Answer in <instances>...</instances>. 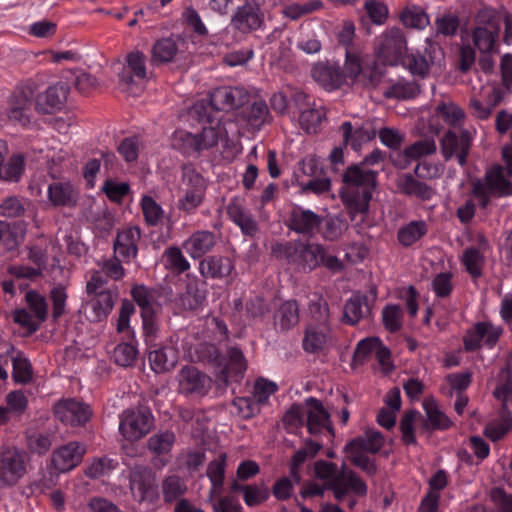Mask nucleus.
I'll list each match as a JSON object with an SVG mask.
<instances>
[{"label": "nucleus", "instance_id": "obj_40", "mask_svg": "<svg viewBox=\"0 0 512 512\" xmlns=\"http://www.w3.org/2000/svg\"><path fill=\"white\" fill-rule=\"evenodd\" d=\"M270 116L268 106L265 101H254L250 106L242 111L243 120L253 129H259Z\"/></svg>", "mask_w": 512, "mask_h": 512}, {"label": "nucleus", "instance_id": "obj_31", "mask_svg": "<svg viewBox=\"0 0 512 512\" xmlns=\"http://www.w3.org/2000/svg\"><path fill=\"white\" fill-rule=\"evenodd\" d=\"M216 244L215 234L211 231H197L184 243V248L192 258H200Z\"/></svg>", "mask_w": 512, "mask_h": 512}, {"label": "nucleus", "instance_id": "obj_21", "mask_svg": "<svg viewBox=\"0 0 512 512\" xmlns=\"http://www.w3.org/2000/svg\"><path fill=\"white\" fill-rule=\"evenodd\" d=\"M312 78L325 90L333 91L345 83V74L337 64L317 63L311 70Z\"/></svg>", "mask_w": 512, "mask_h": 512}, {"label": "nucleus", "instance_id": "obj_1", "mask_svg": "<svg viewBox=\"0 0 512 512\" xmlns=\"http://www.w3.org/2000/svg\"><path fill=\"white\" fill-rule=\"evenodd\" d=\"M342 181L340 197L351 217L366 213L372 193L377 187V172L353 164L344 171Z\"/></svg>", "mask_w": 512, "mask_h": 512}, {"label": "nucleus", "instance_id": "obj_43", "mask_svg": "<svg viewBox=\"0 0 512 512\" xmlns=\"http://www.w3.org/2000/svg\"><path fill=\"white\" fill-rule=\"evenodd\" d=\"M206 295L205 283L199 285L197 282H189L181 297L182 305L185 309L196 310L203 305Z\"/></svg>", "mask_w": 512, "mask_h": 512}, {"label": "nucleus", "instance_id": "obj_17", "mask_svg": "<svg viewBox=\"0 0 512 512\" xmlns=\"http://www.w3.org/2000/svg\"><path fill=\"white\" fill-rule=\"evenodd\" d=\"M502 334V328L488 322H479L468 331L464 337V347L467 351H475L484 341L488 346H493Z\"/></svg>", "mask_w": 512, "mask_h": 512}, {"label": "nucleus", "instance_id": "obj_30", "mask_svg": "<svg viewBox=\"0 0 512 512\" xmlns=\"http://www.w3.org/2000/svg\"><path fill=\"white\" fill-rule=\"evenodd\" d=\"M48 198L55 207H73L78 193L68 182H53L48 186Z\"/></svg>", "mask_w": 512, "mask_h": 512}, {"label": "nucleus", "instance_id": "obj_57", "mask_svg": "<svg viewBox=\"0 0 512 512\" xmlns=\"http://www.w3.org/2000/svg\"><path fill=\"white\" fill-rule=\"evenodd\" d=\"M25 300L29 309L34 313L36 319L41 324L47 319L48 306L44 296L36 291H28Z\"/></svg>", "mask_w": 512, "mask_h": 512}, {"label": "nucleus", "instance_id": "obj_49", "mask_svg": "<svg viewBox=\"0 0 512 512\" xmlns=\"http://www.w3.org/2000/svg\"><path fill=\"white\" fill-rule=\"evenodd\" d=\"M308 310L313 320L312 323L322 325L323 329H325V326H330L329 306L321 296H316L315 299L310 301Z\"/></svg>", "mask_w": 512, "mask_h": 512}, {"label": "nucleus", "instance_id": "obj_38", "mask_svg": "<svg viewBox=\"0 0 512 512\" xmlns=\"http://www.w3.org/2000/svg\"><path fill=\"white\" fill-rule=\"evenodd\" d=\"M504 97L499 91L497 86H494L491 93L487 96V104H483L477 98H471L469 107L472 115L480 120L488 119L491 116L493 109L498 106Z\"/></svg>", "mask_w": 512, "mask_h": 512}, {"label": "nucleus", "instance_id": "obj_25", "mask_svg": "<svg viewBox=\"0 0 512 512\" xmlns=\"http://www.w3.org/2000/svg\"><path fill=\"white\" fill-rule=\"evenodd\" d=\"M233 269L231 259L225 256H208L199 263V272L204 278L222 279L230 275Z\"/></svg>", "mask_w": 512, "mask_h": 512}, {"label": "nucleus", "instance_id": "obj_33", "mask_svg": "<svg viewBox=\"0 0 512 512\" xmlns=\"http://www.w3.org/2000/svg\"><path fill=\"white\" fill-rule=\"evenodd\" d=\"M399 20L409 29L423 30L430 25L426 10L416 4H407L399 13Z\"/></svg>", "mask_w": 512, "mask_h": 512}, {"label": "nucleus", "instance_id": "obj_55", "mask_svg": "<svg viewBox=\"0 0 512 512\" xmlns=\"http://www.w3.org/2000/svg\"><path fill=\"white\" fill-rule=\"evenodd\" d=\"M125 62L124 68L133 73L137 79L145 80L147 78L146 56L143 52L135 50L128 53Z\"/></svg>", "mask_w": 512, "mask_h": 512}, {"label": "nucleus", "instance_id": "obj_7", "mask_svg": "<svg viewBox=\"0 0 512 512\" xmlns=\"http://www.w3.org/2000/svg\"><path fill=\"white\" fill-rule=\"evenodd\" d=\"M218 143V132L214 127H204L198 134L176 131L172 136L171 145L183 153L200 152L212 148Z\"/></svg>", "mask_w": 512, "mask_h": 512}, {"label": "nucleus", "instance_id": "obj_16", "mask_svg": "<svg viewBox=\"0 0 512 512\" xmlns=\"http://www.w3.org/2000/svg\"><path fill=\"white\" fill-rule=\"evenodd\" d=\"M223 358L217 380L225 386H228L231 382H239L247 370V361L243 352L237 347H229L226 356Z\"/></svg>", "mask_w": 512, "mask_h": 512}, {"label": "nucleus", "instance_id": "obj_23", "mask_svg": "<svg viewBox=\"0 0 512 512\" xmlns=\"http://www.w3.org/2000/svg\"><path fill=\"white\" fill-rule=\"evenodd\" d=\"M140 238L141 230L138 227H130L119 232L114 241L115 252L124 261L135 258L137 256Z\"/></svg>", "mask_w": 512, "mask_h": 512}, {"label": "nucleus", "instance_id": "obj_61", "mask_svg": "<svg viewBox=\"0 0 512 512\" xmlns=\"http://www.w3.org/2000/svg\"><path fill=\"white\" fill-rule=\"evenodd\" d=\"M174 443V434L166 431L153 435L147 441V447L155 454L168 453Z\"/></svg>", "mask_w": 512, "mask_h": 512}, {"label": "nucleus", "instance_id": "obj_12", "mask_svg": "<svg viewBox=\"0 0 512 512\" xmlns=\"http://www.w3.org/2000/svg\"><path fill=\"white\" fill-rule=\"evenodd\" d=\"M178 392L183 395L204 396L211 387V378L194 366L186 365L176 377Z\"/></svg>", "mask_w": 512, "mask_h": 512}, {"label": "nucleus", "instance_id": "obj_15", "mask_svg": "<svg viewBox=\"0 0 512 512\" xmlns=\"http://www.w3.org/2000/svg\"><path fill=\"white\" fill-rule=\"evenodd\" d=\"M250 94L240 87H219L210 94V105L214 110L229 112L249 102Z\"/></svg>", "mask_w": 512, "mask_h": 512}, {"label": "nucleus", "instance_id": "obj_14", "mask_svg": "<svg viewBox=\"0 0 512 512\" xmlns=\"http://www.w3.org/2000/svg\"><path fill=\"white\" fill-rule=\"evenodd\" d=\"M152 423L153 417L149 411H128L121 419L119 429L127 440L136 441L150 431Z\"/></svg>", "mask_w": 512, "mask_h": 512}, {"label": "nucleus", "instance_id": "obj_34", "mask_svg": "<svg viewBox=\"0 0 512 512\" xmlns=\"http://www.w3.org/2000/svg\"><path fill=\"white\" fill-rule=\"evenodd\" d=\"M329 332L330 326L323 329L322 325L309 323L304 332L303 349L309 353H319L326 344Z\"/></svg>", "mask_w": 512, "mask_h": 512}, {"label": "nucleus", "instance_id": "obj_26", "mask_svg": "<svg viewBox=\"0 0 512 512\" xmlns=\"http://www.w3.org/2000/svg\"><path fill=\"white\" fill-rule=\"evenodd\" d=\"M274 327L277 331L287 332L299 323L300 309L296 300H288L279 305L274 312Z\"/></svg>", "mask_w": 512, "mask_h": 512}, {"label": "nucleus", "instance_id": "obj_46", "mask_svg": "<svg viewBox=\"0 0 512 512\" xmlns=\"http://www.w3.org/2000/svg\"><path fill=\"white\" fill-rule=\"evenodd\" d=\"M427 232V227L423 221H412L398 231V240L403 246H411L422 238Z\"/></svg>", "mask_w": 512, "mask_h": 512}, {"label": "nucleus", "instance_id": "obj_36", "mask_svg": "<svg viewBox=\"0 0 512 512\" xmlns=\"http://www.w3.org/2000/svg\"><path fill=\"white\" fill-rule=\"evenodd\" d=\"M90 296L88 305L92 309V321L105 319L114 307L116 295L112 291H101Z\"/></svg>", "mask_w": 512, "mask_h": 512}, {"label": "nucleus", "instance_id": "obj_41", "mask_svg": "<svg viewBox=\"0 0 512 512\" xmlns=\"http://www.w3.org/2000/svg\"><path fill=\"white\" fill-rule=\"evenodd\" d=\"M499 32L484 26H475L472 38L474 45L480 53H492L496 50L495 44L499 37Z\"/></svg>", "mask_w": 512, "mask_h": 512}, {"label": "nucleus", "instance_id": "obj_59", "mask_svg": "<svg viewBox=\"0 0 512 512\" xmlns=\"http://www.w3.org/2000/svg\"><path fill=\"white\" fill-rule=\"evenodd\" d=\"M436 143L433 139H423L416 141L404 150V155L412 160L423 156L432 155L436 152Z\"/></svg>", "mask_w": 512, "mask_h": 512}, {"label": "nucleus", "instance_id": "obj_48", "mask_svg": "<svg viewBox=\"0 0 512 512\" xmlns=\"http://www.w3.org/2000/svg\"><path fill=\"white\" fill-rule=\"evenodd\" d=\"M111 357L117 365L131 367L137 361L138 350L130 343H120L114 348Z\"/></svg>", "mask_w": 512, "mask_h": 512}, {"label": "nucleus", "instance_id": "obj_58", "mask_svg": "<svg viewBox=\"0 0 512 512\" xmlns=\"http://www.w3.org/2000/svg\"><path fill=\"white\" fill-rule=\"evenodd\" d=\"M324 174V170L320 165L319 160L316 156H308L307 158L299 162V170L295 174L297 182L304 181V177L312 179L313 177Z\"/></svg>", "mask_w": 512, "mask_h": 512}, {"label": "nucleus", "instance_id": "obj_51", "mask_svg": "<svg viewBox=\"0 0 512 512\" xmlns=\"http://www.w3.org/2000/svg\"><path fill=\"white\" fill-rule=\"evenodd\" d=\"M24 164V157L22 155H13L5 165L1 166L0 179L18 182L24 172Z\"/></svg>", "mask_w": 512, "mask_h": 512}, {"label": "nucleus", "instance_id": "obj_63", "mask_svg": "<svg viewBox=\"0 0 512 512\" xmlns=\"http://www.w3.org/2000/svg\"><path fill=\"white\" fill-rule=\"evenodd\" d=\"M476 26H484L491 30L500 31V15L491 7L481 8L475 16Z\"/></svg>", "mask_w": 512, "mask_h": 512}, {"label": "nucleus", "instance_id": "obj_54", "mask_svg": "<svg viewBox=\"0 0 512 512\" xmlns=\"http://www.w3.org/2000/svg\"><path fill=\"white\" fill-rule=\"evenodd\" d=\"M381 343L376 337L361 340L354 351L353 362L362 365L370 357H375Z\"/></svg>", "mask_w": 512, "mask_h": 512}, {"label": "nucleus", "instance_id": "obj_3", "mask_svg": "<svg viewBox=\"0 0 512 512\" xmlns=\"http://www.w3.org/2000/svg\"><path fill=\"white\" fill-rule=\"evenodd\" d=\"M29 454L15 446L0 450V489L16 486L28 473Z\"/></svg>", "mask_w": 512, "mask_h": 512}, {"label": "nucleus", "instance_id": "obj_64", "mask_svg": "<svg viewBox=\"0 0 512 512\" xmlns=\"http://www.w3.org/2000/svg\"><path fill=\"white\" fill-rule=\"evenodd\" d=\"M501 87L497 86L502 96L505 97L512 88V54H504L500 61Z\"/></svg>", "mask_w": 512, "mask_h": 512}, {"label": "nucleus", "instance_id": "obj_53", "mask_svg": "<svg viewBox=\"0 0 512 512\" xmlns=\"http://www.w3.org/2000/svg\"><path fill=\"white\" fill-rule=\"evenodd\" d=\"M462 263L466 271L474 278L482 275V267L484 265V256L476 248H467L462 256Z\"/></svg>", "mask_w": 512, "mask_h": 512}, {"label": "nucleus", "instance_id": "obj_24", "mask_svg": "<svg viewBox=\"0 0 512 512\" xmlns=\"http://www.w3.org/2000/svg\"><path fill=\"white\" fill-rule=\"evenodd\" d=\"M227 214L241 229L243 234L249 237H253L257 234L259 229L257 221L238 199H233L227 205Z\"/></svg>", "mask_w": 512, "mask_h": 512}, {"label": "nucleus", "instance_id": "obj_60", "mask_svg": "<svg viewBox=\"0 0 512 512\" xmlns=\"http://www.w3.org/2000/svg\"><path fill=\"white\" fill-rule=\"evenodd\" d=\"M402 309L399 305H387L382 311V319L385 328L395 333L402 327Z\"/></svg>", "mask_w": 512, "mask_h": 512}, {"label": "nucleus", "instance_id": "obj_19", "mask_svg": "<svg viewBox=\"0 0 512 512\" xmlns=\"http://www.w3.org/2000/svg\"><path fill=\"white\" fill-rule=\"evenodd\" d=\"M373 299L370 302L364 294L356 293L347 300L343 309L342 322L349 325H356L360 320L371 314L372 303L376 299V288L372 289Z\"/></svg>", "mask_w": 512, "mask_h": 512}, {"label": "nucleus", "instance_id": "obj_35", "mask_svg": "<svg viewBox=\"0 0 512 512\" xmlns=\"http://www.w3.org/2000/svg\"><path fill=\"white\" fill-rule=\"evenodd\" d=\"M148 360L156 373H165L173 369L178 361L177 351L172 347H160L150 351Z\"/></svg>", "mask_w": 512, "mask_h": 512}, {"label": "nucleus", "instance_id": "obj_22", "mask_svg": "<svg viewBox=\"0 0 512 512\" xmlns=\"http://www.w3.org/2000/svg\"><path fill=\"white\" fill-rule=\"evenodd\" d=\"M305 402L308 406H310V410L307 413L306 423L309 433L316 435L321 433L323 429H326L331 435H334L330 414L324 408L321 401L314 397H309Z\"/></svg>", "mask_w": 512, "mask_h": 512}, {"label": "nucleus", "instance_id": "obj_2", "mask_svg": "<svg viewBox=\"0 0 512 512\" xmlns=\"http://www.w3.org/2000/svg\"><path fill=\"white\" fill-rule=\"evenodd\" d=\"M33 110L36 111V84L27 81L18 85L7 99L6 116L21 126L32 122Z\"/></svg>", "mask_w": 512, "mask_h": 512}, {"label": "nucleus", "instance_id": "obj_32", "mask_svg": "<svg viewBox=\"0 0 512 512\" xmlns=\"http://www.w3.org/2000/svg\"><path fill=\"white\" fill-rule=\"evenodd\" d=\"M397 187L402 194L414 196L421 200H430L435 190L425 182L416 179L411 174L403 175L397 183Z\"/></svg>", "mask_w": 512, "mask_h": 512}, {"label": "nucleus", "instance_id": "obj_18", "mask_svg": "<svg viewBox=\"0 0 512 512\" xmlns=\"http://www.w3.org/2000/svg\"><path fill=\"white\" fill-rule=\"evenodd\" d=\"M86 452V448L78 442H69L52 454V465L59 472H68L75 468Z\"/></svg>", "mask_w": 512, "mask_h": 512}, {"label": "nucleus", "instance_id": "obj_27", "mask_svg": "<svg viewBox=\"0 0 512 512\" xmlns=\"http://www.w3.org/2000/svg\"><path fill=\"white\" fill-rule=\"evenodd\" d=\"M384 445V437L381 432L368 429L363 435L348 442L344 451H358L362 453H378Z\"/></svg>", "mask_w": 512, "mask_h": 512}, {"label": "nucleus", "instance_id": "obj_56", "mask_svg": "<svg viewBox=\"0 0 512 512\" xmlns=\"http://www.w3.org/2000/svg\"><path fill=\"white\" fill-rule=\"evenodd\" d=\"M345 78L356 79L360 76L364 66L360 51L356 48L347 49L345 51Z\"/></svg>", "mask_w": 512, "mask_h": 512}, {"label": "nucleus", "instance_id": "obj_39", "mask_svg": "<svg viewBox=\"0 0 512 512\" xmlns=\"http://www.w3.org/2000/svg\"><path fill=\"white\" fill-rule=\"evenodd\" d=\"M420 85L415 81L398 80L383 91L387 99L408 100L420 93Z\"/></svg>", "mask_w": 512, "mask_h": 512}, {"label": "nucleus", "instance_id": "obj_52", "mask_svg": "<svg viewBox=\"0 0 512 512\" xmlns=\"http://www.w3.org/2000/svg\"><path fill=\"white\" fill-rule=\"evenodd\" d=\"M140 205L145 222L149 226H157L164 216L162 207L148 195L142 197Z\"/></svg>", "mask_w": 512, "mask_h": 512}, {"label": "nucleus", "instance_id": "obj_20", "mask_svg": "<svg viewBox=\"0 0 512 512\" xmlns=\"http://www.w3.org/2000/svg\"><path fill=\"white\" fill-rule=\"evenodd\" d=\"M130 489L139 501L155 492V473L146 466H134L129 474Z\"/></svg>", "mask_w": 512, "mask_h": 512}, {"label": "nucleus", "instance_id": "obj_45", "mask_svg": "<svg viewBox=\"0 0 512 512\" xmlns=\"http://www.w3.org/2000/svg\"><path fill=\"white\" fill-rule=\"evenodd\" d=\"M342 482H347L351 488V492L358 496H365L367 494V485L353 470L348 469L345 464H342L340 469L336 467L335 477Z\"/></svg>", "mask_w": 512, "mask_h": 512}, {"label": "nucleus", "instance_id": "obj_44", "mask_svg": "<svg viewBox=\"0 0 512 512\" xmlns=\"http://www.w3.org/2000/svg\"><path fill=\"white\" fill-rule=\"evenodd\" d=\"M435 112L451 126V129H459L465 118V112L462 108L454 103H439L435 108Z\"/></svg>", "mask_w": 512, "mask_h": 512}, {"label": "nucleus", "instance_id": "obj_42", "mask_svg": "<svg viewBox=\"0 0 512 512\" xmlns=\"http://www.w3.org/2000/svg\"><path fill=\"white\" fill-rule=\"evenodd\" d=\"M326 119V112L323 107H307L301 111L299 123L309 134L317 133L322 122Z\"/></svg>", "mask_w": 512, "mask_h": 512}, {"label": "nucleus", "instance_id": "obj_11", "mask_svg": "<svg viewBox=\"0 0 512 512\" xmlns=\"http://www.w3.org/2000/svg\"><path fill=\"white\" fill-rule=\"evenodd\" d=\"M53 412L58 420L70 426H82L92 416L90 406L75 398L59 400L53 406Z\"/></svg>", "mask_w": 512, "mask_h": 512}, {"label": "nucleus", "instance_id": "obj_13", "mask_svg": "<svg viewBox=\"0 0 512 512\" xmlns=\"http://www.w3.org/2000/svg\"><path fill=\"white\" fill-rule=\"evenodd\" d=\"M70 92V86L65 82H57L48 87L43 93H38L36 86V112L39 114H53L60 111Z\"/></svg>", "mask_w": 512, "mask_h": 512}, {"label": "nucleus", "instance_id": "obj_28", "mask_svg": "<svg viewBox=\"0 0 512 512\" xmlns=\"http://www.w3.org/2000/svg\"><path fill=\"white\" fill-rule=\"evenodd\" d=\"M423 406L427 419L420 425V433L430 435L433 430H444L451 426L452 422L439 410L434 400H425Z\"/></svg>", "mask_w": 512, "mask_h": 512}, {"label": "nucleus", "instance_id": "obj_47", "mask_svg": "<svg viewBox=\"0 0 512 512\" xmlns=\"http://www.w3.org/2000/svg\"><path fill=\"white\" fill-rule=\"evenodd\" d=\"M187 491L184 480L177 475H170L163 480L162 492L165 502H173L180 498Z\"/></svg>", "mask_w": 512, "mask_h": 512}, {"label": "nucleus", "instance_id": "obj_10", "mask_svg": "<svg viewBox=\"0 0 512 512\" xmlns=\"http://www.w3.org/2000/svg\"><path fill=\"white\" fill-rule=\"evenodd\" d=\"M407 50V41L400 28L393 27L382 34L378 46V56L387 65L400 63Z\"/></svg>", "mask_w": 512, "mask_h": 512}, {"label": "nucleus", "instance_id": "obj_9", "mask_svg": "<svg viewBox=\"0 0 512 512\" xmlns=\"http://www.w3.org/2000/svg\"><path fill=\"white\" fill-rule=\"evenodd\" d=\"M183 180L187 185L184 196L178 201V209L187 214L199 207L204 199L206 183L204 178L192 167L183 168Z\"/></svg>", "mask_w": 512, "mask_h": 512}, {"label": "nucleus", "instance_id": "obj_29", "mask_svg": "<svg viewBox=\"0 0 512 512\" xmlns=\"http://www.w3.org/2000/svg\"><path fill=\"white\" fill-rule=\"evenodd\" d=\"M180 40L184 42L180 36L177 39L173 37L158 39L151 48V63L157 65L172 62L179 52L178 41Z\"/></svg>", "mask_w": 512, "mask_h": 512}, {"label": "nucleus", "instance_id": "obj_5", "mask_svg": "<svg viewBox=\"0 0 512 512\" xmlns=\"http://www.w3.org/2000/svg\"><path fill=\"white\" fill-rule=\"evenodd\" d=\"M473 137L468 129H448L444 132L441 140V152L446 161L453 157L457 158L460 166H464L467 162L472 146Z\"/></svg>", "mask_w": 512, "mask_h": 512}, {"label": "nucleus", "instance_id": "obj_6", "mask_svg": "<svg viewBox=\"0 0 512 512\" xmlns=\"http://www.w3.org/2000/svg\"><path fill=\"white\" fill-rule=\"evenodd\" d=\"M265 0H244L231 17L232 27L241 34H250L262 28L265 15L262 10Z\"/></svg>", "mask_w": 512, "mask_h": 512}, {"label": "nucleus", "instance_id": "obj_50", "mask_svg": "<svg viewBox=\"0 0 512 512\" xmlns=\"http://www.w3.org/2000/svg\"><path fill=\"white\" fill-rule=\"evenodd\" d=\"M459 26V16L451 12H445L435 19V28L437 35L453 37L457 34Z\"/></svg>", "mask_w": 512, "mask_h": 512}, {"label": "nucleus", "instance_id": "obj_62", "mask_svg": "<svg viewBox=\"0 0 512 512\" xmlns=\"http://www.w3.org/2000/svg\"><path fill=\"white\" fill-rule=\"evenodd\" d=\"M383 74L384 73L379 66L373 62L372 64L364 66L358 79L363 87L374 89L381 83Z\"/></svg>", "mask_w": 512, "mask_h": 512}, {"label": "nucleus", "instance_id": "obj_8", "mask_svg": "<svg viewBox=\"0 0 512 512\" xmlns=\"http://www.w3.org/2000/svg\"><path fill=\"white\" fill-rule=\"evenodd\" d=\"M324 218L300 205H293L285 221L286 227L303 237L312 238L320 230Z\"/></svg>", "mask_w": 512, "mask_h": 512}, {"label": "nucleus", "instance_id": "obj_37", "mask_svg": "<svg viewBox=\"0 0 512 512\" xmlns=\"http://www.w3.org/2000/svg\"><path fill=\"white\" fill-rule=\"evenodd\" d=\"M227 455L221 452L217 458L212 460L206 470V475L211 481L212 488L209 493V499L217 496L221 492V488L224 484L225 466H226Z\"/></svg>", "mask_w": 512, "mask_h": 512}, {"label": "nucleus", "instance_id": "obj_4", "mask_svg": "<svg viewBox=\"0 0 512 512\" xmlns=\"http://www.w3.org/2000/svg\"><path fill=\"white\" fill-rule=\"evenodd\" d=\"M295 265L304 272L313 271L320 266H324L333 273L344 269L342 261L336 256L328 254L322 244L302 241H298Z\"/></svg>", "mask_w": 512, "mask_h": 512}]
</instances>
